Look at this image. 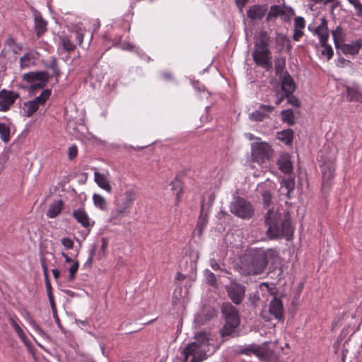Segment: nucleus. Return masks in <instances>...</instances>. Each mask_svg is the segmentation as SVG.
I'll return each mask as SVG.
<instances>
[{"instance_id":"1","label":"nucleus","mask_w":362,"mask_h":362,"mask_svg":"<svg viewBox=\"0 0 362 362\" xmlns=\"http://www.w3.org/2000/svg\"><path fill=\"white\" fill-rule=\"evenodd\" d=\"M194 341L191 342L184 348L181 354L183 356L182 362H202L218 349V346L211 344V335L206 332H199L194 337Z\"/></svg>"},{"instance_id":"2","label":"nucleus","mask_w":362,"mask_h":362,"mask_svg":"<svg viewBox=\"0 0 362 362\" xmlns=\"http://www.w3.org/2000/svg\"><path fill=\"white\" fill-rule=\"evenodd\" d=\"M278 255L274 249H256L245 254L240 261V269L244 275L262 274L266 269L269 259Z\"/></svg>"},{"instance_id":"3","label":"nucleus","mask_w":362,"mask_h":362,"mask_svg":"<svg viewBox=\"0 0 362 362\" xmlns=\"http://www.w3.org/2000/svg\"><path fill=\"white\" fill-rule=\"evenodd\" d=\"M267 235L270 239H276L286 236L287 238L293 235V228L289 219L282 220L278 211L269 210L265 216Z\"/></svg>"},{"instance_id":"4","label":"nucleus","mask_w":362,"mask_h":362,"mask_svg":"<svg viewBox=\"0 0 362 362\" xmlns=\"http://www.w3.org/2000/svg\"><path fill=\"white\" fill-rule=\"evenodd\" d=\"M221 313L225 325L221 331V335L224 338L231 336L236 332L240 323V317L238 310L230 303H223Z\"/></svg>"},{"instance_id":"5","label":"nucleus","mask_w":362,"mask_h":362,"mask_svg":"<svg viewBox=\"0 0 362 362\" xmlns=\"http://www.w3.org/2000/svg\"><path fill=\"white\" fill-rule=\"evenodd\" d=\"M240 354L246 355L253 354L261 361L264 362H281L274 351L269 349L266 345H250L249 346L242 349L240 351Z\"/></svg>"},{"instance_id":"6","label":"nucleus","mask_w":362,"mask_h":362,"mask_svg":"<svg viewBox=\"0 0 362 362\" xmlns=\"http://www.w3.org/2000/svg\"><path fill=\"white\" fill-rule=\"evenodd\" d=\"M230 208L232 214L243 219H250L254 214L252 205L243 197L235 199L231 202Z\"/></svg>"},{"instance_id":"7","label":"nucleus","mask_w":362,"mask_h":362,"mask_svg":"<svg viewBox=\"0 0 362 362\" xmlns=\"http://www.w3.org/2000/svg\"><path fill=\"white\" fill-rule=\"evenodd\" d=\"M50 76L47 71H31L23 74V81L30 83V90H40L45 87L49 80Z\"/></svg>"},{"instance_id":"8","label":"nucleus","mask_w":362,"mask_h":362,"mask_svg":"<svg viewBox=\"0 0 362 362\" xmlns=\"http://www.w3.org/2000/svg\"><path fill=\"white\" fill-rule=\"evenodd\" d=\"M51 90L45 89L40 95L34 100L24 103L22 111L23 116L27 117H31L38 109L40 105H44L51 95Z\"/></svg>"},{"instance_id":"9","label":"nucleus","mask_w":362,"mask_h":362,"mask_svg":"<svg viewBox=\"0 0 362 362\" xmlns=\"http://www.w3.org/2000/svg\"><path fill=\"white\" fill-rule=\"evenodd\" d=\"M336 170L335 160L325 162L322 166V190L327 192L330 189L332 182L334 177V172Z\"/></svg>"},{"instance_id":"10","label":"nucleus","mask_w":362,"mask_h":362,"mask_svg":"<svg viewBox=\"0 0 362 362\" xmlns=\"http://www.w3.org/2000/svg\"><path fill=\"white\" fill-rule=\"evenodd\" d=\"M136 198V194L134 190H127L115 199V206L128 214L130 212Z\"/></svg>"},{"instance_id":"11","label":"nucleus","mask_w":362,"mask_h":362,"mask_svg":"<svg viewBox=\"0 0 362 362\" xmlns=\"http://www.w3.org/2000/svg\"><path fill=\"white\" fill-rule=\"evenodd\" d=\"M272 153V146L266 142L257 143L252 151L253 158L258 163H264L269 160Z\"/></svg>"},{"instance_id":"12","label":"nucleus","mask_w":362,"mask_h":362,"mask_svg":"<svg viewBox=\"0 0 362 362\" xmlns=\"http://www.w3.org/2000/svg\"><path fill=\"white\" fill-rule=\"evenodd\" d=\"M272 53L269 49H254L252 56L255 63L266 69L272 66Z\"/></svg>"},{"instance_id":"13","label":"nucleus","mask_w":362,"mask_h":362,"mask_svg":"<svg viewBox=\"0 0 362 362\" xmlns=\"http://www.w3.org/2000/svg\"><path fill=\"white\" fill-rule=\"evenodd\" d=\"M245 286L241 284L232 282L227 287V292L229 298L233 303L240 305L245 296Z\"/></svg>"},{"instance_id":"14","label":"nucleus","mask_w":362,"mask_h":362,"mask_svg":"<svg viewBox=\"0 0 362 362\" xmlns=\"http://www.w3.org/2000/svg\"><path fill=\"white\" fill-rule=\"evenodd\" d=\"M308 29L313 35L319 37L320 45H323L325 41H328L329 34L327 27V21L325 18L321 19V22L317 26L313 28L311 25H309Z\"/></svg>"},{"instance_id":"15","label":"nucleus","mask_w":362,"mask_h":362,"mask_svg":"<svg viewBox=\"0 0 362 362\" xmlns=\"http://www.w3.org/2000/svg\"><path fill=\"white\" fill-rule=\"evenodd\" d=\"M19 95L11 90H1L0 91V111L6 112L15 103Z\"/></svg>"},{"instance_id":"16","label":"nucleus","mask_w":362,"mask_h":362,"mask_svg":"<svg viewBox=\"0 0 362 362\" xmlns=\"http://www.w3.org/2000/svg\"><path fill=\"white\" fill-rule=\"evenodd\" d=\"M8 320L11 325V326L13 327L16 333L17 334L18 337L20 338L21 341L26 346H30V341L28 337L26 336L25 333L23 332L22 328L20 326L21 321L19 318L17 317L16 315L9 314L8 315Z\"/></svg>"},{"instance_id":"17","label":"nucleus","mask_w":362,"mask_h":362,"mask_svg":"<svg viewBox=\"0 0 362 362\" xmlns=\"http://www.w3.org/2000/svg\"><path fill=\"white\" fill-rule=\"evenodd\" d=\"M269 312L279 322H283L284 320V310L281 300L274 297L269 303Z\"/></svg>"},{"instance_id":"18","label":"nucleus","mask_w":362,"mask_h":362,"mask_svg":"<svg viewBox=\"0 0 362 362\" xmlns=\"http://www.w3.org/2000/svg\"><path fill=\"white\" fill-rule=\"evenodd\" d=\"M267 10V6L265 4L252 5L247 11V16L252 21H260L266 15Z\"/></svg>"},{"instance_id":"19","label":"nucleus","mask_w":362,"mask_h":362,"mask_svg":"<svg viewBox=\"0 0 362 362\" xmlns=\"http://www.w3.org/2000/svg\"><path fill=\"white\" fill-rule=\"evenodd\" d=\"M39 59V54L30 50L25 53L19 59V64L21 69L29 68L35 66Z\"/></svg>"},{"instance_id":"20","label":"nucleus","mask_w":362,"mask_h":362,"mask_svg":"<svg viewBox=\"0 0 362 362\" xmlns=\"http://www.w3.org/2000/svg\"><path fill=\"white\" fill-rule=\"evenodd\" d=\"M276 164L279 166V169L284 174H291L293 173V164L291 161L289 154L283 153L281 154Z\"/></svg>"},{"instance_id":"21","label":"nucleus","mask_w":362,"mask_h":362,"mask_svg":"<svg viewBox=\"0 0 362 362\" xmlns=\"http://www.w3.org/2000/svg\"><path fill=\"white\" fill-rule=\"evenodd\" d=\"M73 216L85 228H89L94 224V222L93 224L90 223V218L83 208L74 210L73 211Z\"/></svg>"},{"instance_id":"22","label":"nucleus","mask_w":362,"mask_h":362,"mask_svg":"<svg viewBox=\"0 0 362 362\" xmlns=\"http://www.w3.org/2000/svg\"><path fill=\"white\" fill-rule=\"evenodd\" d=\"M270 37L266 31L261 30L255 36L254 49H269Z\"/></svg>"},{"instance_id":"23","label":"nucleus","mask_w":362,"mask_h":362,"mask_svg":"<svg viewBox=\"0 0 362 362\" xmlns=\"http://www.w3.org/2000/svg\"><path fill=\"white\" fill-rule=\"evenodd\" d=\"M281 91L286 93L287 95L293 94L296 90L295 82L287 71L285 72V74L281 80Z\"/></svg>"},{"instance_id":"24","label":"nucleus","mask_w":362,"mask_h":362,"mask_svg":"<svg viewBox=\"0 0 362 362\" xmlns=\"http://www.w3.org/2000/svg\"><path fill=\"white\" fill-rule=\"evenodd\" d=\"M362 47V40H357L351 43L342 44L340 47L341 52L344 54L355 55L357 54Z\"/></svg>"},{"instance_id":"25","label":"nucleus","mask_w":362,"mask_h":362,"mask_svg":"<svg viewBox=\"0 0 362 362\" xmlns=\"http://www.w3.org/2000/svg\"><path fill=\"white\" fill-rule=\"evenodd\" d=\"M346 97L350 102H361L362 92L356 84L346 87Z\"/></svg>"},{"instance_id":"26","label":"nucleus","mask_w":362,"mask_h":362,"mask_svg":"<svg viewBox=\"0 0 362 362\" xmlns=\"http://www.w3.org/2000/svg\"><path fill=\"white\" fill-rule=\"evenodd\" d=\"M94 180L97 185L108 193H111L112 188L110 184L107 177L99 172L94 173Z\"/></svg>"},{"instance_id":"27","label":"nucleus","mask_w":362,"mask_h":362,"mask_svg":"<svg viewBox=\"0 0 362 362\" xmlns=\"http://www.w3.org/2000/svg\"><path fill=\"white\" fill-rule=\"evenodd\" d=\"M47 23L42 18L40 13H35V30L37 36H41L47 30Z\"/></svg>"},{"instance_id":"28","label":"nucleus","mask_w":362,"mask_h":362,"mask_svg":"<svg viewBox=\"0 0 362 362\" xmlns=\"http://www.w3.org/2000/svg\"><path fill=\"white\" fill-rule=\"evenodd\" d=\"M273 185L271 182L267 181L262 185V199L265 206L269 207L272 202V194L271 189Z\"/></svg>"},{"instance_id":"29","label":"nucleus","mask_w":362,"mask_h":362,"mask_svg":"<svg viewBox=\"0 0 362 362\" xmlns=\"http://www.w3.org/2000/svg\"><path fill=\"white\" fill-rule=\"evenodd\" d=\"M209 221V217L207 212L204 211L202 208L200 212V215L198 219L196 230H197L198 235L202 236L204 230H205Z\"/></svg>"},{"instance_id":"30","label":"nucleus","mask_w":362,"mask_h":362,"mask_svg":"<svg viewBox=\"0 0 362 362\" xmlns=\"http://www.w3.org/2000/svg\"><path fill=\"white\" fill-rule=\"evenodd\" d=\"M294 132L291 129H287L276 134V138L286 145H291L293 143Z\"/></svg>"},{"instance_id":"31","label":"nucleus","mask_w":362,"mask_h":362,"mask_svg":"<svg viewBox=\"0 0 362 362\" xmlns=\"http://www.w3.org/2000/svg\"><path fill=\"white\" fill-rule=\"evenodd\" d=\"M127 214L124 211L115 206L110 213L109 222L113 225H119L122 223L123 217Z\"/></svg>"},{"instance_id":"32","label":"nucleus","mask_w":362,"mask_h":362,"mask_svg":"<svg viewBox=\"0 0 362 362\" xmlns=\"http://www.w3.org/2000/svg\"><path fill=\"white\" fill-rule=\"evenodd\" d=\"M63 205L62 200H59L56 203L51 204L47 211V216L50 218L57 217L62 212Z\"/></svg>"},{"instance_id":"33","label":"nucleus","mask_w":362,"mask_h":362,"mask_svg":"<svg viewBox=\"0 0 362 362\" xmlns=\"http://www.w3.org/2000/svg\"><path fill=\"white\" fill-rule=\"evenodd\" d=\"M170 186L171 189L175 192L176 204H177L180 202L183 194L182 183L180 179L176 177L170 182Z\"/></svg>"},{"instance_id":"34","label":"nucleus","mask_w":362,"mask_h":362,"mask_svg":"<svg viewBox=\"0 0 362 362\" xmlns=\"http://www.w3.org/2000/svg\"><path fill=\"white\" fill-rule=\"evenodd\" d=\"M45 66L52 71L53 75L56 77V81L58 82V78L61 76L62 73L59 68L57 58L52 57L50 61L45 62Z\"/></svg>"},{"instance_id":"35","label":"nucleus","mask_w":362,"mask_h":362,"mask_svg":"<svg viewBox=\"0 0 362 362\" xmlns=\"http://www.w3.org/2000/svg\"><path fill=\"white\" fill-rule=\"evenodd\" d=\"M281 115L282 122L287 123L289 126L296 123L294 113L291 109L282 110Z\"/></svg>"},{"instance_id":"36","label":"nucleus","mask_w":362,"mask_h":362,"mask_svg":"<svg viewBox=\"0 0 362 362\" xmlns=\"http://www.w3.org/2000/svg\"><path fill=\"white\" fill-rule=\"evenodd\" d=\"M284 10L279 5H273L270 7V10L267 16V21H269L272 18H276L279 16L284 15Z\"/></svg>"},{"instance_id":"37","label":"nucleus","mask_w":362,"mask_h":362,"mask_svg":"<svg viewBox=\"0 0 362 362\" xmlns=\"http://www.w3.org/2000/svg\"><path fill=\"white\" fill-rule=\"evenodd\" d=\"M334 45L337 49L340 47V44L344 41V33L343 30L340 26H337L335 30L332 33Z\"/></svg>"},{"instance_id":"38","label":"nucleus","mask_w":362,"mask_h":362,"mask_svg":"<svg viewBox=\"0 0 362 362\" xmlns=\"http://www.w3.org/2000/svg\"><path fill=\"white\" fill-rule=\"evenodd\" d=\"M93 200L94 205L96 207L103 211L107 209V201L102 195L99 194H94L93 196Z\"/></svg>"},{"instance_id":"39","label":"nucleus","mask_w":362,"mask_h":362,"mask_svg":"<svg viewBox=\"0 0 362 362\" xmlns=\"http://www.w3.org/2000/svg\"><path fill=\"white\" fill-rule=\"evenodd\" d=\"M6 44L11 49L14 54H19L23 49V45L17 42L13 38L7 39Z\"/></svg>"},{"instance_id":"40","label":"nucleus","mask_w":362,"mask_h":362,"mask_svg":"<svg viewBox=\"0 0 362 362\" xmlns=\"http://www.w3.org/2000/svg\"><path fill=\"white\" fill-rule=\"evenodd\" d=\"M281 187L286 189V195L289 197V194L295 189V181L293 178L284 179L281 183Z\"/></svg>"},{"instance_id":"41","label":"nucleus","mask_w":362,"mask_h":362,"mask_svg":"<svg viewBox=\"0 0 362 362\" xmlns=\"http://www.w3.org/2000/svg\"><path fill=\"white\" fill-rule=\"evenodd\" d=\"M0 137L5 143L10 140V128L4 123H0Z\"/></svg>"},{"instance_id":"42","label":"nucleus","mask_w":362,"mask_h":362,"mask_svg":"<svg viewBox=\"0 0 362 362\" xmlns=\"http://www.w3.org/2000/svg\"><path fill=\"white\" fill-rule=\"evenodd\" d=\"M267 117V115L259 109L250 115V118L255 122H262Z\"/></svg>"},{"instance_id":"43","label":"nucleus","mask_w":362,"mask_h":362,"mask_svg":"<svg viewBox=\"0 0 362 362\" xmlns=\"http://www.w3.org/2000/svg\"><path fill=\"white\" fill-rule=\"evenodd\" d=\"M62 44L64 49L67 52H73L76 49V45L67 37L62 38Z\"/></svg>"},{"instance_id":"44","label":"nucleus","mask_w":362,"mask_h":362,"mask_svg":"<svg viewBox=\"0 0 362 362\" xmlns=\"http://www.w3.org/2000/svg\"><path fill=\"white\" fill-rule=\"evenodd\" d=\"M322 47V54L327 56L328 60H329L334 54L333 49L331 45H328L327 41H325V43L323 45H321Z\"/></svg>"},{"instance_id":"45","label":"nucleus","mask_w":362,"mask_h":362,"mask_svg":"<svg viewBox=\"0 0 362 362\" xmlns=\"http://www.w3.org/2000/svg\"><path fill=\"white\" fill-rule=\"evenodd\" d=\"M276 42L278 44L281 45L282 47L286 46L288 51L291 49V45L290 42V40L285 35H279L276 38Z\"/></svg>"},{"instance_id":"46","label":"nucleus","mask_w":362,"mask_h":362,"mask_svg":"<svg viewBox=\"0 0 362 362\" xmlns=\"http://www.w3.org/2000/svg\"><path fill=\"white\" fill-rule=\"evenodd\" d=\"M27 320L30 326L38 333L43 334V330L37 325L36 322L33 320V318L28 313H27Z\"/></svg>"},{"instance_id":"47","label":"nucleus","mask_w":362,"mask_h":362,"mask_svg":"<svg viewBox=\"0 0 362 362\" xmlns=\"http://www.w3.org/2000/svg\"><path fill=\"white\" fill-rule=\"evenodd\" d=\"M79 267V264L78 262H74L71 267L69 269V279L71 281L75 279L76 274L77 273Z\"/></svg>"},{"instance_id":"48","label":"nucleus","mask_w":362,"mask_h":362,"mask_svg":"<svg viewBox=\"0 0 362 362\" xmlns=\"http://www.w3.org/2000/svg\"><path fill=\"white\" fill-rule=\"evenodd\" d=\"M305 27V21L302 17H296L294 18V29H304Z\"/></svg>"},{"instance_id":"49","label":"nucleus","mask_w":362,"mask_h":362,"mask_svg":"<svg viewBox=\"0 0 362 362\" xmlns=\"http://www.w3.org/2000/svg\"><path fill=\"white\" fill-rule=\"evenodd\" d=\"M47 296L49 300V303L52 306H54V295L52 293V288L50 282H47L45 284Z\"/></svg>"},{"instance_id":"50","label":"nucleus","mask_w":362,"mask_h":362,"mask_svg":"<svg viewBox=\"0 0 362 362\" xmlns=\"http://www.w3.org/2000/svg\"><path fill=\"white\" fill-rule=\"evenodd\" d=\"M285 62L284 61H276L275 62V73L277 76L281 75L284 69Z\"/></svg>"},{"instance_id":"51","label":"nucleus","mask_w":362,"mask_h":362,"mask_svg":"<svg viewBox=\"0 0 362 362\" xmlns=\"http://www.w3.org/2000/svg\"><path fill=\"white\" fill-rule=\"evenodd\" d=\"M78 154V148L76 145H72L69 148L68 156L70 160L74 159Z\"/></svg>"},{"instance_id":"52","label":"nucleus","mask_w":362,"mask_h":362,"mask_svg":"<svg viewBox=\"0 0 362 362\" xmlns=\"http://www.w3.org/2000/svg\"><path fill=\"white\" fill-rule=\"evenodd\" d=\"M275 109V107L269 105H260L259 106V110H262L263 112L267 115V117H269V114L272 112Z\"/></svg>"},{"instance_id":"53","label":"nucleus","mask_w":362,"mask_h":362,"mask_svg":"<svg viewBox=\"0 0 362 362\" xmlns=\"http://www.w3.org/2000/svg\"><path fill=\"white\" fill-rule=\"evenodd\" d=\"M74 35L76 40L78 42V45L81 46L84 37V33L81 30H77L74 32Z\"/></svg>"},{"instance_id":"54","label":"nucleus","mask_w":362,"mask_h":362,"mask_svg":"<svg viewBox=\"0 0 362 362\" xmlns=\"http://www.w3.org/2000/svg\"><path fill=\"white\" fill-rule=\"evenodd\" d=\"M286 99L288 103L293 106L298 107L300 105L298 98L292 94L288 95Z\"/></svg>"},{"instance_id":"55","label":"nucleus","mask_w":362,"mask_h":362,"mask_svg":"<svg viewBox=\"0 0 362 362\" xmlns=\"http://www.w3.org/2000/svg\"><path fill=\"white\" fill-rule=\"evenodd\" d=\"M62 244L66 248V249H72L74 247V242L71 239L69 238H64L62 239Z\"/></svg>"},{"instance_id":"56","label":"nucleus","mask_w":362,"mask_h":362,"mask_svg":"<svg viewBox=\"0 0 362 362\" xmlns=\"http://www.w3.org/2000/svg\"><path fill=\"white\" fill-rule=\"evenodd\" d=\"M276 96H277V99H276L275 103H276V105H279V104H281L282 103V101L285 98H286L288 95L286 93L281 91V92H278L277 93Z\"/></svg>"},{"instance_id":"57","label":"nucleus","mask_w":362,"mask_h":362,"mask_svg":"<svg viewBox=\"0 0 362 362\" xmlns=\"http://www.w3.org/2000/svg\"><path fill=\"white\" fill-rule=\"evenodd\" d=\"M303 34L304 33H303V29H294L293 39L295 41H299L300 39L303 37Z\"/></svg>"},{"instance_id":"58","label":"nucleus","mask_w":362,"mask_h":362,"mask_svg":"<svg viewBox=\"0 0 362 362\" xmlns=\"http://www.w3.org/2000/svg\"><path fill=\"white\" fill-rule=\"evenodd\" d=\"M356 11V15L359 17H362V4L360 2H357L355 5L353 6Z\"/></svg>"},{"instance_id":"59","label":"nucleus","mask_w":362,"mask_h":362,"mask_svg":"<svg viewBox=\"0 0 362 362\" xmlns=\"http://www.w3.org/2000/svg\"><path fill=\"white\" fill-rule=\"evenodd\" d=\"M208 281L210 283L211 285H214L216 283V279L215 275L209 272L208 276H207Z\"/></svg>"},{"instance_id":"60","label":"nucleus","mask_w":362,"mask_h":362,"mask_svg":"<svg viewBox=\"0 0 362 362\" xmlns=\"http://www.w3.org/2000/svg\"><path fill=\"white\" fill-rule=\"evenodd\" d=\"M102 245H101V250L105 252L107 247L108 245V240L105 238H103L101 240Z\"/></svg>"},{"instance_id":"61","label":"nucleus","mask_w":362,"mask_h":362,"mask_svg":"<svg viewBox=\"0 0 362 362\" xmlns=\"http://www.w3.org/2000/svg\"><path fill=\"white\" fill-rule=\"evenodd\" d=\"M40 262H41V266H42V271H43V274L48 272V268H47V264H46V262H45V258H41Z\"/></svg>"},{"instance_id":"62","label":"nucleus","mask_w":362,"mask_h":362,"mask_svg":"<svg viewBox=\"0 0 362 362\" xmlns=\"http://www.w3.org/2000/svg\"><path fill=\"white\" fill-rule=\"evenodd\" d=\"M177 293V291H175L174 293H173V298H172V303L174 305H176L179 301H180V298L179 297L176 295Z\"/></svg>"},{"instance_id":"63","label":"nucleus","mask_w":362,"mask_h":362,"mask_svg":"<svg viewBox=\"0 0 362 362\" xmlns=\"http://www.w3.org/2000/svg\"><path fill=\"white\" fill-rule=\"evenodd\" d=\"M211 267L215 271L220 269V265L214 260L211 261Z\"/></svg>"},{"instance_id":"64","label":"nucleus","mask_w":362,"mask_h":362,"mask_svg":"<svg viewBox=\"0 0 362 362\" xmlns=\"http://www.w3.org/2000/svg\"><path fill=\"white\" fill-rule=\"evenodd\" d=\"M248 1L249 0H235V2L239 7H243Z\"/></svg>"}]
</instances>
